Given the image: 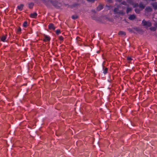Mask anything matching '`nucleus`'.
<instances>
[{
    "label": "nucleus",
    "instance_id": "7ed1b4c3",
    "mask_svg": "<svg viewBox=\"0 0 157 157\" xmlns=\"http://www.w3.org/2000/svg\"><path fill=\"white\" fill-rule=\"evenodd\" d=\"M37 14L36 13H33L30 14V17L32 18H35L37 16Z\"/></svg>",
    "mask_w": 157,
    "mask_h": 157
},
{
    "label": "nucleus",
    "instance_id": "f8f14e48",
    "mask_svg": "<svg viewBox=\"0 0 157 157\" xmlns=\"http://www.w3.org/2000/svg\"><path fill=\"white\" fill-rule=\"evenodd\" d=\"M56 34H59L60 33V30H59V29L57 30L56 31Z\"/></svg>",
    "mask_w": 157,
    "mask_h": 157
},
{
    "label": "nucleus",
    "instance_id": "0eeeda50",
    "mask_svg": "<svg viewBox=\"0 0 157 157\" xmlns=\"http://www.w3.org/2000/svg\"><path fill=\"white\" fill-rule=\"evenodd\" d=\"M6 37L5 36H2L1 38V40L2 41L4 42L6 40Z\"/></svg>",
    "mask_w": 157,
    "mask_h": 157
},
{
    "label": "nucleus",
    "instance_id": "6ab92c4d",
    "mask_svg": "<svg viewBox=\"0 0 157 157\" xmlns=\"http://www.w3.org/2000/svg\"><path fill=\"white\" fill-rule=\"evenodd\" d=\"M114 11H115V12L117 11L116 10V9H115L114 10Z\"/></svg>",
    "mask_w": 157,
    "mask_h": 157
},
{
    "label": "nucleus",
    "instance_id": "f03ea898",
    "mask_svg": "<svg viewBox=\"0 0 157 157\" xmlns=\"http://www.w3.org/2000/svg\"><path fill=\"white\" fill-rule=\"evenodd\" d=\"M49 29L50 30H54L55 27L52 24H50L48 26Z\"/></svg>",
    "mask_w": 157,
    "mask_h": 157
},
{
    "label": "nucleus",
    "instance_id": "2eb2a0df",
    "mask_svg": "<svg viewBox=\"0 0 157 157\" xmlns=\"http://www.w3.org/2000/svg\"><path fill=\"white\" fill-rule=\"evenodd\" d=\"M131 10V8H128L127 10V11L128 12L130 11Z\"/></svg>",
    "mask_w": 157,
    "mask_h": 157
},
{
    "label": "nucleus",
    "instance_id": "dca6fc26",
    "mask_svg": "<svg viewBox=\"0 0 157 157\" xmlns=\"http://www.w3.org/2000/svg\"><path fill=\"white\" fill-rule=\"evenodd\" d=\"M127 59L128 60H130L131 59L130 57H128V58Z\"/></svg>",
    "mask_w": 157,
    "mask_h": 157
},
{
    "label": "nucleus",
    "instance_id": "9d476101",
    "mask_svg": "<svg viewBox=\"0 0 157 157\" xmlns=\"http://www.w3.org/2000/svg\"><path fill=\"white\" fill-rule=\"evenodd\" d=\"M27 22L26 21H25L24 23H23V26L24 27H26L27 26Z\"/></svg>",
    "mask_w": 157,
    "mask_h": 157
},
{
    "label": "nucleus",
    "instance_id": "4468645a",
    "mask_svg": "<svg viewBox=\"0 0 157 157\" xmlns=\"http://www.w3.org/2000/svg\"><path fill=\"white\" fill-rule=\"evenodd\" d=\"M59 39L61 40H63V38L62 36H60L59 37Z\"/></svg>",
    "mask_w": 157,
    "mask_h": 157
},
{
    "label": "nucleus",
    "instance_id": "f257e3e1",
    "mask_svg": "<svg viewBox=\"0 0 157 157\" xmlns=\"http://www.w3.org/2000/svg\"><path fill=\"white\" fill-rule=\"evenodd\" d=\"M143 24L145 25H147V26H149L151 25V24L150 22H147L145 21H143Z\"/></svg>",
    "mask_w": 157,
    "mask_h": 157
},
{
    "label": "nucleus",
    "instance_id": "9b49d317",
    "mask_svg": "<svg viewBox=\"0 0 157 157\" xmlns=\"http://www.w3.org/2000/svg\"><path fill=\"white\" fill-rule=\"evenodd\" d=\"M72 18L73 19H75L77 18L78 17V16L75 15H73L72 16Z\"/></svg>",
    "mask_w": 157,
    "mask_h": 157
},
{
    "label": "nucleus",
    "instance_id": "aec40b11",
    "mask_svg": "<svg viewBox=\"0 0 157 157\" xmlns=\"http://www.w3.org/2000/svg\"><path fill=\"white\" fill-rule=\"evenodd\" d=\"M31 5H32V6H33V4H31Z\"/></svg>",
    "mask_w": 157,
    "mask_h": 157
},
{
    "label": "nucleus",
    "instance_id": "a211bd4d",
    "mask_svg": "<svg viewBox=\"0 0 157 157\" xmlns=\"http://www.w3.org/2000/svg\"><path fill=\"white\" fill-rule=\"evenodd\" d=\"M100 9H99V10H101L102 8V7H101V6H100Z\"/></svg>",
    "mask_w": 157,
    "mask_h": 157
},
{
    "label": "nucleus",
    "instance_id": "f3484780",
    "mask_svg": "<svg viewBox=\"0 0 157 157\" xmlns=\"http://www.w3.org/2000/svg\"><path fill=\"white\" fill-rule=\"evenodd\" d=\"M87 1H89V2H93V1L94 0H87Z\"/></svg>",
    "mask_w": 157,
    "mask_h": 157
},
{
    "label": "nucleus",
    "instance_id": "1a4fd4ad",
    "mask_svg": "<svg viewBox=\"0 0 157 157\" xmlns=\"http://www.w3.org/2000/svg\"><path fill=\"white\" fill-rule=\"evenodd\" d=\"M119 33L120 35H125V33L124 32L120 31Z\"/></svg>",
    "mask_w": 157,
    "mask_h": 157
},
{
    "label": "nucleus",
    "instance_id": "20e7f679",
    "mask_svg": "<svg viewBox=\"0 0 157 157\" xmlns=\"http://www.w3.org/2000/svg\"><path fill=\"white\" fill-rule=\"evenodd\" d=\"M45 38L44 39V41H49L50 40V38L47 35H44Z\"/></svg>",
    "mask_w": 157,
    "mask_h": 157
},
{
    "label": "nucleus",
    "instance_id": "39448f33",
    "mask_svg": "<svg viewBox=\"0 0 157 157\" xmlns=\"http://www.w3.org/2000/svg\"><path fill=\"white\" fill-rule=\"evenodd\" d=\"M23 5L21 4L17 6V8L20 10H21L23 7Z\"/></svg>",
    "mask_w": 157,
    "mask_h": 157
},
{
    "label": "nucleus",
    "instance_id": "423d86ee",
    "mask_svg": "<svg viewBox=\"0 0 157 157\" xmlns=\"http://www.w3.org/2000/svg\"><path fill=\"white\" fill-rule=\"evenodd\" d=\"M135 18V16L134 15H132L130 16L129 17V19H131V20L133 19H134Z\"/></svg>",
    "mask_w": 157,
    "mask_h": 157
},
{
    "label": "nucleus",
    "instance_id": "ddd939ff",
    "mask_svg": "<svg viewBox=\"0 0 157 157\" xmlns=\"http://www.w3.org/2000/svg\"><path fill=\"white\" fill-rule=\"evenodd\" d=\"M21 31V28H19L17 30V32L18 33L19 32H20Z\"/></svg>",
    "mask_w": 157,
    "mask_h": 157
},
{
    "label": "nucleus",
    "instance_id": "6e6552de",
    "mask_svg": "<svg viewBox=\"0 0 157 157\" xmlns=\"http://www.w3.org/2000/svg\"><path fill=\"white\" fill-rule=\"evenodd\" d=\"M107 68H105V69L103 70V73L104 74H105L107 73Z\"/></svg>",
    "mask_w": 157,
    "mask_h": 157
}]
</instances>
